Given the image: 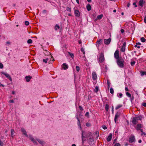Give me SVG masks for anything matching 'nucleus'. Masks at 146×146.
Returning <instances> with one entry per match:
<instances>
[{
    "label": "nucleus",
    "mask_w": 146,
    "mask_h": 146,
    "mask_svg": "<svg viewBox=\"0 0 146 146\" xmlns=\"http://www.w3.org/2000/svg\"><path fill=\"white\" fill-rule=\"evenodd\" d=\"M121 32L122 33H123L124 32V30L123 29H121Z\"/></svg>",
    "instance_id": "obj_56"
},
{
    "label": "nucleus",
    "mask_w": 146,
    "mask_h": 146,
    "mask_svg": "<svg viewBox=\"0 0 146 146\" xmlns=\"http://www.w3.org/2000/svg\"><path fill=\"white\" fill-rule=\"evenodd\" d=\"M0 145L1 146H3V143L0 140Z\"/></svg>",
    "instance_id": "obj_48"
},
{
    "label": "nucleus",
    "mask_w": 146,
    "mask_h": 146,
    "mask_svg": "<svg viewBox=\"0 0 146 146\" xmlns=\"http://www.w3.org/2000/svg\"><path fill=\"white\" fill-rule=\"evenodd\" d=\"M142 105L143 106H144L146 107V103H145V102L143 103L142 104Z\"/></svg>",
    "instance_id": "obj_49"
},
{
    "label": "nucleus",
    "mask_w": 146,
    "mask_h": 146,
    "mask_svg": "<svg viewBox=\"0 0 146 146\" xmlns=\"http://www.w3.org/2000/svg\"><path fill=\"white\" fill-rule=\"evenodd\" d=\"M107 82V84H108V88H110V82L108 80Z\"/></svg>",
    "instance_id": "obj_43"
},
{
    "label": "nucleus",
    "mask_w": 146,
    "mask_h": 146,
    "mask_svg": "<svg viewBox=\"0 0 146 146\" xmlns=\"http://www.w3.org/2000/svg\"><path fill=\"white\" fill-rule=\"evenodd\" d=\"M142 117L141 115L133 117L132 119L131 122L134 125H136L139 123V121H141Z\"/></svg>",
    "instance_id": "obj_2"
},
{
    "label": "nucleus",
    "mask_w": 146,
    "mask_h": 146,
    "mask_svg": "<svg viewBox=\"0 0 146 146\" xmlns=\"http://www.w3.org/2000/svg\"><path fill=\"white\" fill-rule=\"evenodd\" d=\"M62 67L64 70H66L68 68V66L66 63H64L62 64Z\"/></svg>",
    "instance_id": "obj_19"
},
{
    "label": "nucleus",
    "mask_w": 146,
    "mask_h": 146,
    "mask_svg": "<svg viewBox=\"0 0 146 146\" xmlns=\"http://www.w3.org/2000/svg\"><path fill=\"white\" fill-rule=\"evenodd\" d=\"M69 54L71 56L72 58H73L74 57V55L73 53L70 52H68Z\"/></svg>",
    "instance_id": "obj_35"
},
{
    "label": "nucleus",
    "mask_w": 146,
    "mask_h": 146,
    "mask_svg": "<svg viewBox=\"0 0 146 146\" xmlns=\"http://www.w3.org/2000/svg\"><path fill=\"white\" fill-rule=\"evenodd\" d=\"M126 96L129 98H131V94L128 92H126Z\"/></svg>",
    "instance_id": "obj_31"
},
{
    "label": "nucleus",
    "mask_w": 146,
    "mask_h": 146,
    "mask_svg": "<svg viewBox=\"0 0 146 146\" xmlns=\"http://www.w3.org/2000/svg\"><path fill=\"white\" fill-rule=\"evenodd\" d=\"M126 45V43L125 42H124L121 49V52H125Z\"/></svg>",
    "instance_id": "obj_12"
},
{
    "label": "nucleus",
    "mask_w": 146,
    "mask_h": 146,
    "mask_svg": "<svg viewBox=\"0 0 146 146\" xmlns=\"http://www.w3.org/2000/svg\"><path fill=\"white\" fill-rule=\"evenodd\" d=\"M103 17V15L102 14H101L100 15H98L97 17V18L98 19H101Z\"/></svg>",
    "instance_id": "obj_24"
},
{
    "label": "nucleus",
    "mask_w": 146,
    "mask_h": 146,
    "mask_svg": "<svg viewBox=\"0 0 146 146\" xmlns=\"http://www.w3.org/2000/svg\"><path fill=\"white\" fill-rule=\"evenodd\" d=\"M74 10L75 16L77 17H79L80 16V14L79 10H75L74 8Z\"/></svg>",
    "instance_id": "obj_11"
},
{
    "label": "nucleus",
    "mask_w": 146,
    "mask_h": 146,
    "mask_svg": "<svg viewBox=\"0 0 146 146\" xmlns=\"http://www.w3.org/2000/svg\"><path fill=\"white\" fill-rule=\"evenodd\" d=\"M66 10L68 11H69V12H71V8H69V7H67L66 8Z\"/></svg>",
    "instance_id": "obj_41"
},
{
    "label": "nucleus",
    "mask_w": 146,
    "mask_h": 146,
    "mask_svg": "<svg viewBox=\"0 0 146 146\" xmlns=\"http://www.w3.org/2000/svg\"><path fill=\"white\" fill-rule=\"evenodd\" d=\"M130 5V3H128L127 5V7H129Z\"/></svg>",
    "instance_id": "obj_59"
},
{
    "label": "nucleus",
    "mask_w": 146,
    "mask_h": 146,
    "mask_svg": "<svg viewBox=\"0 0 146 146\" xmlns=\"http://www.w3.org/2000/svg\"><path fill=\"white\" fill-rule=\"evenodd\" d=\"M129 142L130 143H132L135 141V137L134 136H131L129 138Z\"/></svg>",
    "instance_id": "obj_17"
},
{
    "label": "nucleus",
    "mask_w": 146,
    "mask_h": 146,
    "mask_svg": "<svg viewBox=\"0 0 146 146\" xmlns=\"http://www.w3.org/2000/svg\"><path fill=\"white\" fill-rule=\"evenodd\" d=\"M91 6L90 4H88L86 6V8L88 11H90L91 9Z\"/></svg>",
    "instance_id": "obj_22"
},
{
    "label": "nucleus",
    "mask_w": 146,
    "mask_h": 146,
    "mask_svg": "<svg viewBox=\"0 0 146 146\" xmlns=\"http://www.w3.org/2000/svg\"><path fill=\"white\" fill-rule=\"evenodd\" d=\"M6 44H10V42L9 41H7L6 42Z\"/></svg>",
    "instance_id": "obj_60"
},
{
    "label": "nucleus",
    "mask_w": 146,
    "mask_h": 146,
    "mask_svg": "<svg viewBox=\"0 0 146 146\" xmlns=\"http://www.w3.org/2000/svg\"><path fill=\"white\" fill-rule=\"evenodd\" d=\"M142 127L141 124V123H138L137 124V126L135 127L137 130L139 131L141 130V128Z\"/></svg>",
    "instance_id": "obj_13"
},
{
    "label": "nucleus",
    "mask_w": 146,
    "mask_h": 146,
    "mask_svg": "<svg viewBox=\"0 0 146 146\" xmlns=\"http://www.w3.org/2000/svg\"><path fill=\"white\" fill-rule=\"evenodd\" d=\"M85 134V132L82 131V146H85L86 145H85L87 143H88L90 145H91L93 144L94 143V139L93 138V137L91 133H89L88 134V136H87V139H85V137L84 136Z\"/></svg>",
    "instance_id": "obj_1"
},
{
    "label": "nucleus",
    "mask_w": 146,
    "mask_h": 146,
    "mask_svg": "<svg viewBox=\"0 0 146 146\" xmlns=\"http://www.w3.org/2000/svg\"><path fill=\"white\" fill-rule=\"evenodd\" d=\"M146 39L144 37H142L141 38V40L142 42H144L146 41Z\"/></svg>",
    "instance_id": "obj_30"
},
{
    "label": "nucleus",
    "mask_w": 146,
    "mask_h": 146,
    "mask_svg": "<svg viewBox=\"0 0 146 146\" xmlns=\"http://www.w3.org/2000/svg\"><path fill=\"white\" fill-rule=\"evenodd\" d=\"M89 115V112H87L86 113L85 115L86 116H88Z\"/></svg>",
    "instance_id": "obj_53"
},
{
    "label": "nucleus",
    "mask_w": 146,
    "mask_h": 146,
    "mask_svg": "<svg viewBox=\"0 0 146 146\" xmlns=\"http://www.w3.org/2000/svg\"><path fill=\"white\" fill-rule=\"evenodd\" d=\"M144 22L146 23V19L145 18V17L144 19Z\"/></svg>",
    "instance_id": "obj_62"
},
{
    "label": "nucleus",
    "mask_w": 146,
    "mask_h": 146,
    "mask_svg": "<svg viewBox=\"0 0 146 146\" xmlns=\"http://www.w3.org/2000/svg\"><path fill=\"white\" fill-rule=\"evenodd\" d=\"M120 114L121 113L120 112H117L115 114L114 118V121L115 123H116L117 119L120 116Z\"/></svg>",
    "instance_id": "obj_10"
},
{
    "label": "nucleus",
    "mask_w": 146,
    "mask_h": 146,
    "mask_svg": "<svg viewBox=\"0 0 146 146\" xmlns=\"http://www.w3.org/2000/svg\"><path fill=\"white\" fill-rule=\"evenodd\" d=\"M112 134L110 133L109 135L108 136V138L107 139V140L108 141H110L112 139Z\"/></svg>",
    "instance_id": "obj_18"
},
{
    "label": "nucleus",
    "mask_w": 146,
    "mask_h": 146,
    "mask_svg": "<svg viewBox=\"0 0 146 146\" xmlns=\"http://www.w3.org/2000/svg\"><path fill=\"white\" fill-rule=\"evenodd\" d=\"M9 102L10 103H14V101L13 100H9Z\"/></svg>",
    "instance_id": "obj_50"
},
{
    "label": "nucleus",
    "mask_w": 146,
    "mask_h": 146,
    "mask_svg": "<svg viewBox=\"0 0 146 146\" xmlns=\"http://www.w3.org/2000/svg\"><path fill=\"white\" fill-rule=\"evenodd\" d=\"M98 60L99 63H102L104 61L105 59L104 53L101 52L99 56H98Z\"/></svg>",
    "instance_id": "obj_4"
},
{
    "label": "nucleus",
    "mask_w": 146,
    "mask_h": 146,
    "mask_svg": "<svg viewBox=\"0 0 146 146\" xmlns=\"http://www.w3.org/2000/svg\"><path fill=\"white\" fill-rule=\"evenodd\" d=\"M32 77L29 76H27L25 77L26 81L27 82L29 81L30 80L31 78Z\"/></svg>",
    "instance_id": "obj_21"
},
{
    "label": "nucleus",
    "mask_w": 146,
    "mask_h": 146,
    "mask_svg": "<svg viewBox=\"0 0 146 146\" xmlns=\"http://www.w3.org/2000/svg\"><path fill=\"white\" fill-rule=\"evenodd\" d=\"M98 86H96L95 87V89H94V91L96 92H97L98 91Z\"/></svg>",
    "instance_id": "obj_34"
},
{
    "label": "nucleus",
    "mask_w": 146,
    "mask_h": 146,
    "mask_svg": "<svg viewBox=\"0 0 146 146\" xmlns=\"http://www.w3.org/2000/svg\"><path fill=\"white\" fill-rule=\"evenodd\" d=\"M77 3L78 4L79 3V0H76Z\"/></svg>",
    "instance_id": "obj_64"
},
{
    "label": "nucleus",
    "mask_w": 146,
    "mask_h": 146,
    "mask_svg": "<svg viewBox=\"0 0 146 146\" xmlns=\"http://www.w3.org/2000/svg\"><path fill=\"white\" fill-rule=\"evenodd\" d=\"M143 0H140L139 1V5L141 7H143L144 3Z\"/></svg>",
    "instance_id": "obj_20"
},
{
    "label": "nucleus",
    "mask_w": 146,
    "mask_h": 146,
    "mask_svg": "<svg viewBox=\"0 0 146 146\" xmlns=\"http://www.w3.org/2000/svg\"><path fill=\"white\" fill-rule=\"evenodd\" d=\"M102 128L104 129H106L107 128V127L105 125H103L102 126Z\"/></svg>",
    "instance_id": "obj_47"
},
{
    "label": "nucleus",
    "mask_w": 146,
    "mask_h": 146,
    "mask_svg": "<svg viewBox=\"0 0 146 146\" xmlns=\"http://www.w3.org/2000/svg\"><path fill=\"white\" fill-rule=\"evenodd\" d=\"M122 105L121 104L118 105L117 106H116V107H115V109L116 110H117L119 109V108H121V107H122Z\"/></svg>",
    "instance_id": "obj_28"
},
{
    "label": "nucleus",
    "mask_w": 146,
    "mask_h": 146,
    "mask_svg": "<svg viewBox=\"0 0 146 146\" xmlns=\"http://www.w3.org/2000/svg\"><path fill=\"white\" fill-rule=\"evenodd\" d=\"M77 124L79 127V128H80V130H81L82 127L81 125L80 121H78V122Z\"/></svg>",
    "instance_id": "obj_29"
},
{
    "label": "nucleus",
    "mask_w": 146,
    "mask_h": 146,
    "mask_svg": "<svg viewBox=\"0 0 146 146\" xmlns=\"http://www.w3.org/2000/svg\"><path fill=\"white\" fill-rule=\"evenodd\" d=\"M29 137L34 144L36 145H38V143L36 141V139H35L31 135H29Z\"/></svg>",
    "instance_id": "obj_5"
},
{
    "label": "nucleus",
    "mask_w": 146,
    "mask_h": 146,
    "mask_svg": "<svg viewBox=\"0 0 146 146\" xmlns=\"http://www.w3.org/2000/svg\"><path fill=\"white\" fill-rule=\"evenodd\" d=\"M3 64L2 63L0 62V68H3Z\"/></svg>",
    "instance_id": "obj_44"
},
{
    "label": "nucleus",
    "mask_w": 146,
    "mask_h": 146,
    "mask_svg": "<svg viewBox=\"0 0 146 146\" xmlns=\"http://www.w3.org/2000/svg\"><path fill=\"white\" fill-rule=\"evenodd\" d=\"M46 52L47 53L46 54V55H50L51 54L49 52H48V51Z\"/></svg>",
    "instance_id": "obj_54"
},
{
    "label": "nucleus",
    "mask_w": 146,
    "mask_h": 146,
    "mask_svg": "<svg viewBox=\"0 0 146 146\" xmlns=\"http://www.w3.org/2000/svg\"><path fill=\"white\" fill-rule=\"evenodd\" d=\"M76 69L77 71L78 72L80 70V67L79 66H76Z\"/></svg>",
    "instance_id": "obj_37"
},
{
    "label": "nucleus",
    "mask_w": 146,
    "mask_h": 146,
    "mask_svg": "<svg viewBox=\"0 0 146 146\" xmlns=\"http://www.w3.org/2000/svg\"><path fill=\"white\" fill-rule=\"evenodd\" d=\"M81 51L84 54H85V51L84 50V48H81Z\"/></svg>",
    "instance_id": "obj_45"
},
{
    "label": "nucleus",
    "mask_w": 146,
    "mask_h": 146,
    "mask_svg": "<svg viewBox=\"0 0 146 146\" xmlns=\"http://www.w3.org/2000/svg\"><path fill=\"white\" fill-rule=\"evenodd\" d=\"M125 90L126 91H129V90L128 89V88L127 87H125Z\"/></svg>",
    "instance_id": "obj_52"
},
{
    "label": "nucleus",
    "mask_w": 146,
    "mask_h": 146,
    "mask_svg": "<svg viewBox=\"0 0 146 146\" xmlns=\"http://www.w3.org/2000/svg\"><path fill=\"white\" fill-rule=\"evenodd\" d=\"M36 140L42 146H43L45 144V142L42 140L38 138H36Z\"/></svg>",
    "instance_id": "obj_9"
},
{
    "label": "nucleus",
    "mask_w": 146,
    "mask_h": 146,
    "mask_svg": "<svg viewBox=\"0 0 146 146\" xmlns=\"http://www.w3.org/2000/svg\"><path fill=\"white\" fill-rule=\"evenodd\" d=\"M27 42L28 44H31L32 43V40L31 39H29L27 40Z\"/></svg>",
    "instance_id": "obj_32"
},
{
    "label": "nucleus",
    "mask_w": 146,
    "mask_h": 146,
    "mask_svg": "<svg viewBox=\"0 0 146 146\" xmlns=\"http://www.w3.org/2000/svg\"><path fill=\"white\" fill-rule=\"evenodd\" d=\"M109 105L107 104H106L105 105V108L106 111H108L109 109Z\"/></svg>",
    "instance_id": "obj_23"
},
{
    "label": "nucleus",
    "mask_w": 146,
    "mask_h": 146,
    "mask_svg": "<svg viewBox=\"0 0 146 146\" xmlns=\"http://www.w3.org/2000/svg\"><path fill=\"white\" fill-rule=\"evenodd\" d=\"M141 141H142L141 140V139L139 140L138 141L139 143H141Z\"/></svg>",
    "instance_id": "obj_61"
},
{
    "label": "nucleus",
    "mask_w": 146,
    "mask_h": 146,
    "mask_svg": "<svg viewBox=\"0 0 146 146\" xmlns=\"http://www.w3.org/2000/svg\"><path fill=\"white\" fill-rule=\"evenodd\" d=\"M48 60V58H47L46 59H44L43 60V61L45 62V63H47V61Z\"/></svg>",
    "instance_id": "obj_33"
},
{
    "label": "nucleus",
    "mask_w": 146,
    "mask_h": 146,
    "mask_svg": "<svg viewBox=\"0 0 146 146\" xmlns=\"http://www.w3.org/2000/svg\"><path fill=\"white\" fill-rule=\"evenodd\" d=\"M21 131L23 133L24 135H25L26 137H28V135L27 133V132L25 129L23 128H22L21 129Z\"/></svg>",
    "instance_id": "obj_16"
},
{
    "label": "nucleus",
    "mask_w": 146,
    "mask_h": 146,
    "mask_svg": "<svg viewBox=\"0 0 146 146\" xmlns=\"http://www.w3.org/2000/svg\"><path fill=\"white\" fill-rule=\"evenodd\" d=\"M79 108L80 110H83L82 108V107L81 106H79Z\"/></svg>",
    "instance_id": "obj_58"
},
{
    "label": "nucleus",
    "mask_w": 146,
    "mask_h": 146,
    "mask_svg": "<svg viewBox=\"0 0 146 146\" xmlns=\"http://www.w3.org/2000/svg\"><path fill=\"white\" fill-rule=\"evenodd\" d=\"M1 74H3L4 75H5L6 77L8 78V79L9 80L12 81V80L11 78V77L10 76V75L8 74L7 73L5 72H1Z\"/></svg>",
    "instance_id": "obj_6"
},
{
    "label": "nucleus",
    "mask_w": 146,
    "mask_h": 146,
    "mask_svg": "<svg viewBox=\"0 0 146 146\" xmlns=\"http://www.w3.org/2000/svg\"><path fill=\"white\" fill-rule=\"evenodd\" d=\"M114 146H120V144L119 143H116Z\"/></svg>",
    "instance_id": "obj_46"
},
{
    "label": "nucleus",
    "mask_w": 146,
    "mask_h": 146,
    "mask_svg": "<svg viewBox=\"0 0 146 146\" xmlns=\"http://www.w3.org/2000/svg\"><path fill=\"white\" fill-rule=\"evenodd\" d=\"M145 72L141 71V76H143L145 75Z\"/></svg>",
    "instance_id": "obj_42"
},
{
    "label": "nucleus",
    "mask_w": 146,
    "mask_h": 146,
    "mask_svg": "<svg viewBox=\"0 0 146 146\" xmlns=\"http://www.w3.org/2000/svg\"><path fill=\"white\" fill-rule=\"evenodd\" d=\"M111 39L110 38H109L107 39H104V43L105 44H109L110 42Z\"/></svg>",
    "instance_id": "obj_15"
},
{
    "label": "nucleus",
    "mask_w": 146,
    "mask_h": 146,
    "mask_svg": "<svg viewBox=\"0 0 146 146\" xmlns=\"http://www.w3.org/2000/svg\"><path fill=\"white\" fill-rule=\"evenodd\" d=\"M110 92L111 94H113L114 93V91L113 89L111 88L110 89Z\"/></svg>",
    "instance_id": "obj_36"
},
{
    "label": "nucleus",
    "mask_w": 146,
    "mask_h": 146,
    "mask_svg": "<svg viewBox=\"0 0 146 146\" xmlns=\"http://www.w3.org/2000/svg\"><path fill=\"white\" fill-rule=\"evenodd\" d=\"M133 5L135 6V7H137V5H136V3L135 2H134L133 3Z\"/></svg>",
    "instance_id": "obj_51"
},
{
    "label": "nucleus",
    "mask_w": 146,
    "mask_h": 146,
    "mask_svg": "<svg viewBox=\"0 0 146 146\" xmlns=\"http://www.w3.org/2000/svg\"><path fill=\"white\" fill-rule=\"evenodd\" d=\"M25 25L27 26L28 25H29V22L27 21H26L25 23Z\"/></svg>",
    "instance_id": "obj_40"
},
{
    "label": "nucleus",
    "mask_w": 146,
    "mask_h": 146,
    "mask_svg": "<svg viewBox=\"0 0 146 146\" xmlns=\"http://www.w3.org/2000/svg\"><path fill=\"white\" fill-rule=\"evenodd\" d=\"M59 29L60 26L57 24L54 27L55 30L56 31L58 29Z\"/></svg>",
    "instance_id": "obj_27"
},
{
    "label": "nucleus",
    "mask_w": 146,
    "mask_h": 146,
    "mask_svg": "<svg viewBox=\"0 0 146 146\" xmlns=\"http://www.w3.org/2000/svg\"><path fill=\"white\" fill-rule=\"evenodd\" d=\"M119 51L117 50H116L114 53V56L115 58L116 59L119 58Z\"/></svg>",
    "instance_id": "obj_8"
},
{
    "label": "nucleus",
    "mask_w": 146,
    "mask_h": 146,
    "mask_svg": "<svg viewBox=\"0 0 146 146\" xmlns=\"http://www.w3.org/2000/svg\"><path fill=\"white\" fill-rule=\"evenodd\" d=\"M14 131L13 129H11V135L12 136L14 134Z\"/></svg>",
    "instance_id": "obj_39"
},
{
    "label": "nucleus",
    "mask_w": 146,
    "mask_h": 146,
    "mask_svg": "<svg viewBox=\"0 0 146 146\" xmlns=\"http://www.w3.org/2000/svg\"><path fill=\"white\" fill-rule=\"evenodd\" d=\"M123 94L122 93H119L117 94V96L118 97L121 98L122 97Z\"/></svg>",
    "instance_id": "obj_25"
},
{
    "label": "nucleus",
    "mask_w": 146,
    "mask_h": 146,
    "mask_svg": "<svg viewBox=\"0 0 146 146\" xmlns=\"http://www.w3.org/2000/svg\"><path fill=\"white\" fill-rule=\"evenodd\" d=\"M146 135V134L144 132H143L142 133H141V135Z\"/></svg>",
    "instance_id": "obj_55"
},
{
    "label": "nucleus",
    "mask_w": 146,
    "mask_h": 146,
    "mask_svg": "<svg viewBox=\"0 0 146 146\" xmlns=\"http://www.w3.org/2000/svg\"><path fill=\"white\" fill-rule=\"evenodd\" d=\"M116 62L119 67L121 68H123L124 60L121 57H119V58L117 59Z\"/></svg>",
    "instance_id": "obj_3"
},
{
    "label": "nucleus",
    "mask_w": 146,
    "mask_h": 146,
    "mask_svg": "<svg viewBox=\"0 0 146 146\" xmlns=\"http://www.w3.org/2000/svg\"><path fill=\"white\" fill-rule=\"evenodd\" d=\"M92 76L93 80H96L97 78V75L95 72L92 73Z\"/></svg>",
    "instance_id": "obj_14"
},
{
    "label": "nucleus",
    "mask_w": 146,
    "mask_h": 146,
    "mask_svg": "<svg viewBox=\"0 0 146 146\" xmlns=\"http://www.w3.org/2000/svg\"><path fill=\"white\" fill-rule=\"evenodd\" d=\"M43 13H46L47 11L46 10H44L43 11Z\"/></svg>",
    "instance_id": "obj_57"
},
{
    "label": "nucleus",
    "mask_w": 146,
    "mask_h": 146,
    "mask_svg": "<svg viewBox=\"0 0 146 146\" xmlns=\"http://www.w3.org/2000/svg\"><path fill=\"white\" fill-rule=\"evenodd\" d=\"M135 63V62L134 61H131L130 62V64L132 66H133Z\"/></svg>",
    "instance_id": "obj_38"
},
{
    "label": "nucleus",
    "mask_w": 146,
    "mask_h": 146,
    "mask_svg": "<svg viewBox=\"0 0 146 146\" xmlns=\"http://www.w3.org/2000/svg\"><path fill=\"white\" fill-rule=\"evenodd\" d=\"M140 45L141 43H140L139 42L138 43H137L136 44L135 46V47H137L138 48H140V47L139 46Z\"/></svg>",
    "instance_id": "obj_26"
},
{
    "label": "nucleus",
    "mask_w": 146,
    "mask_h": 146,
    "mask_svg": "<svg viewBox=\"0 0 146 146\" xmlns=\"http://www.w3.org/2000/svg\"><path fill=\"white\" fill-rule=\"evenodd\" d=\"M0 86H2V87H4V85L3 84H0Z\"/></svg>",
    "instance_id": "obj_63"
},
{
    "label": "nucleus",
    "mask_w": 146,
    "mask_h": 146,
    "mask_svg": "<svg viewBox=\"0 0 146 146\" xmlns=\"http://www.w3.org/2000/svg\"><path fill=\"white\" fill-rule=\"evenodd\" d=\"M102 39H99L97 41L96 45L98 48L99 46L102 44Z\"/></svg>",
    "instance_id": "obj_7"
}]
</instances>
